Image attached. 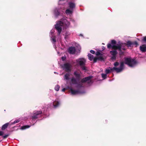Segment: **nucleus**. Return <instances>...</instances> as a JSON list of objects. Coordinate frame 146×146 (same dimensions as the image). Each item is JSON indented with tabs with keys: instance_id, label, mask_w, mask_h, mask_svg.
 <instances>
[{
	"instance_id": "f257e3e1",
	"label": "nucleus",
	"mask_w": 146,
	"mask_h": 146,
	"mask_svg": "<svg viewBox=\"0 0 146 146\" xmlns=\"http://www.w3.org/2000/svg\"><path fill=\"white\" fill-rule=\"evenodd\" d=\"M70 25V23L67 20V19H62L61 21H58L55 25V28L60 35L61 32L62 27L65 25L66 27H68Z\"/></svg>"
},
{
	"instance_id": "f03ea898",
	"label": "nucleus",
	"mask_w": 146,
	"mask_h": 146,
	"mask_svg": "<svg viewBox=\"0 0 146 146\" xmlns=\"http://www.w3.org/2000/svg\"><path fill=\"white\" fill-rule=\"evenodd\" d=\"M119 65V63L117 62H116L114 64V66L115 67L113 68H109L106 69L105 72L106 74L109 73L111 71H113L115 70L118 73L121 72L122 71L124 68V64L123 62H121L120 63L119 68H116V67L118 66Z\"/></svg>"
},
{
	"instance_id": "7ed1b4c3",
	"label": "nucleus",
	"mask_w": 146,
	"mask_h": 146,
	"mask_svg": "<svg viewBox=\"0 0 146 146\" xmlns=\"http://www.w3.org/2000/svg\"><path fill=\"white\" fill-rule=\"evenodd\" d=\"M96 55L97 56V57L94 58L93 56L90 54H89L88 55V56L89 59L90 60H93L94 62H96L98 59L103 60L104 58L103 55L101 54L99 52H97L96 53Z\"/></svg>"
},
{
	"instance_id": "20e7f679",
	"label": "nucleus",
	"mask_w": 146,
	"mask_h": 146,
	"mask_svg": "<svg viewBox=\"0 0 146 146\" xmlns=\"http://www.w3.org/2000/svg\"><path fill=\"white\" fill-rule=\"evenodd\" d=\"M116 44V41L115 40H112L111 41V44L110 43H109L108 44L107 47L108 48H110L111 47L112 49H118L119 50H121V46L122 45H125L126 44H120V46L117 45H115Z\"/></svg>"
},
{
	"instance_id": "39448f33",
	"label": "nucleus",
	"mask_w": 146,
	"mask_h": 146,
	"mask_svg": "<svg viewBox=\"0 0 146 146\" xmlns=\"http://www.w3.org/2000/svg\"><path fill=\"white\" fill-rule=\"evenodd\" d=\"M124 62L125 64L130 67H133L137 64V62L135 60L130 58H125Z\"/></svg>"
},
{
	"instance_id": "423d86ee",
	"label": "nucleus",
	"mask_w": 146,
	"mask_h": 146,
	"mask_svg": "<svg viewBox=\"0 0 146 146\" xmlns=\"http://www.w3.org/2000/svg\"><path fill=\"white\" fill-rule=\"evenodd\" d=\"M86 62L84 58H80L76 60V64L78 65H80V66H83L85 64Z\"/></svg>"
},
{
	"instance_id": "0eeeda50",
	"label": "nucleus",
	"mask_w": 146,
	"mask_h": 146,
	"mask_svg": "<svg viewBox=\"0 0 146 146\" xmlns=\"http://www.w3.org/2000/svg\"><path fill=\"white\" fill-rule=\"evenodd\" d=\"M92 77L91 76L87 77L85 78H84L83 79L81 82L80 83V85L81 86L82 85V83H83L85 82H87L89 83L91 81L90 79L92 78ZM79 85H78V86H79Z\"/></svg>"
},
{
	"instance_id": "6e6552de",
	"label": "nucleus",
	"mask_w": 146,
	"mask_h": 146,
	"mask_svg": "<svg viewBox=\"0 0 146 146\" xmlns=\"http://www.w3.org/2000/svg\"><path fill=\"white\" fill-rule=\"evenodd\" d=\"M71 67V65L68 63L65 64L62 66L63 69L67 71H70Z\"/></svg>"
},
{
	"instance_id": "1a4fd4ad",
	"label": "nucleus",
	"mask_w": 146,
	"mask_h": 146,
	"mask_svg": "<svg viewBox=\"0 0 146 146\" xmlns=\"http://www.w3.org/2000/svg\"><path fill=\"white\" fill-rule=\"evenodd\" d=\"M54 32V29H52L51 30L50 32V36L51 37V39L52 40V41L55 42H56V39H55V36H53L52 35V34Z\"/></svg>"
},
{
	"instance_id": "9d476101",
	"label": "nucleus",
	"mask_w": 146,
	"mask_h": 146,
	"mask_svg": "<svg viewBox=\"0 0 146 146\" xmlns=\"http://www.w3.org/2000/svg\"><path fill=\"white\" fill-rule=\"evenodd\" d=\"M42 113V111H35L34 113V115L32 116V118L33 119H35L37 118V116L39 114H41Z\"/></svg>"
},
{
	"instance_id": "9b49d317",
	"label": "nucleus",
	"mask_w": 146,
	"mask_h": 146,
	"mask_svg": "<svg viewBox=\"0 0 146 146\" xmlns=\"http://www.w3.org/2000/svg\"><path fill=\"white\" fill-rule=\"evenodd\" d=\"M140 49L142 52H146V45L143 44L140 46Z\"/></svg>"
},
{
	"instance_id": "f8f14e48",
	"label": "nucleus",
	"mask_w": 146,
	"mask_h": 146,
	"mask_svg": "<svg viewBox=\"0 0 146 146\" xmlns=\"http://www.w3.org/2000/svg\"><path fill=\"white\" fill-rule=\"evenodd\" d=\"M60 104V102L57 100H55L53 102V105L55 108L59 106Z\"/></svg>"
},
{
	"instance_id": "ddd939ff",
	"label": "nucleus",
	"mask_w": 146,
	"mask_h": 146,
	"mask_svg": "<svg viewBox=\"0 0 146 146\" xmlns=\"http://www.w3.org/2000/svg\"><path fill=\"white\" fill-rule=\"evenodd\" d=\"M68 52L70 54H74L75 51V49L74 47H70L68 50Z\"/></svg>"
},
{
	"instance_id": "4468645a",
	"label": "nucleus",
	"mask_w": 146,
	"mask_h": 146,
	"mask_svg": "<svg viewBox=\"0 0 146 146\" xmlns=\"http://www.w3.org/2000/svg\"><path fill=\"white\" fill-rule=\"evenodd\" d=\"M111 54L113 55V56L111 58L113 60H114L115 58V56L117 54V52L116 50L110 51Z\"/></svg>"
},
{
	"instance_id": "2eb2a0df",
	"label": "nucleus",
	"mask_w": 146,
	"mask_h": 146,
	"mask_svg": "<svg viewBox=\"0 0 146 146\" xmlns=\"http://www.w3.org/2000/svg\"><path fill=\"white\" fill-rule=\"evenodd\" d=\"M70 91L71 93L73 95H76L80 93L78 91H75L72 88H70Z\"/></svg>"
},
{
	"instance_id": "dca6fc26",
	"label": "nucleus",
	"mask_w": 146,
	"mask_h": 146,
	"mask_svg": "<svg viewBox=\"0 0 146 146\" xmlns=\"http://www.w3.org/2000/svg\"><path fill=\"white\" fill-rule=\"evenodd\" d=\"M69 8L73 10L74 9L75 7V5L74 3L71 2L69 3Z\"/></svg>"
},
{
	"instance_id": "f3484780",
	"label": "nucleus",
	"mask_w": 146,
	"mask_h": 146,
	"mask_svg": "<svg viewBox=\"0 0 146 146\" xmlns=\"http://www.w3.org/2000/svg\"><path fill=\"white\" fill-rule=\"evenodd\" d=\"M73 11V10L70 8H68L66 10L65 12L66 14L70 15L72 13Z\"/></svg>"
},
{
	"instance_id": "a211bd4d",
	"label": "nucleus",
	"mask_w": 146,
	"mask_h": 146,
	"mask_svg": "<svg viewBox=\"0 0 146 146\" xmlns=\"http://www.w3.org/2000/svg\"><path fill=\"white\" fill-rule=\"evenodd\" d=\"M60 12V11L59 9L56 8L55 9L54 11V13L56 16H57L59 15Z\"/></svg>"
},
{
	"instance_id": "6ab92c4d",
	"label": "nucleus",
	"mask_w": 146,
	"mask_h": 146,
	"mask_svg": "<svg viewBox=\"0 0 146 146\" xmlns=\"http://www.w3.org/2000/svg\"><path fill=\"white\" fill-rule=\"evenodd\" d=\"M63 35L64 36L65 38L66 39L68 38V37L70 35V33L69 32L66 31Z\"/></svg>"
},
{
	"instance_id": "aec40b11",
	"label": "nucleus",
	"mask_w": 146,
	"mask_h": 146,
	"mask_svg": "<svg viewBox=\"0 0 146 146\" xmlns=\"http://www.w3.org/2000/svg\"><path fill=\"white\" fill-rule=\"evenodd\" d=\"M70 75L69 73L66 74L64 76V79L66 80H68L69 78V77L70 76Z\"/></svg>"
},
{
	"instance_id": "412c9836",
	"label": "nucleus",
	"mask_w": 146,
	"mask_h": 146,
	"mask_svg": "<svg viewBox=\"0 0 146 146\" xmlns=\"http://www.w3.org/2000/svg\"><path fill=\"white\" fill-rule=\"evenodd\" d=\"M77 83L76 81L74 78H72L71 79V85L72 84H76Z\"/></svg>"
},
{
	"instance_id": "4be33fe9",
	"label": "nucleus",
	"mask_w": 146,
	"mask_h": 146,
	"mask_svg": "<svg viewBox=\"0 0 146 146\" xmlns=\"http://www.w3.org/2000/svg\"><path fill=\"white\" fill-rule=\"evenodd\" d=\"M9 124V123H7L4 125L2 127V130L5 129L6 128H7Z\"/></svg>"
},
{
	"instance_id": "5701e85b",
	"label": "nucleus",
	"mask_w": 146,
	"mask_h": 146,
	"mask_svg": "<svg viewBox=\"0 0 146 146\" xmlns=\"http://www.w3.org/2000/svg\"><path fill=\"white\" fill-rule=\"evenodd\" d=\"M67 2V0H60L59 3L60 4H63Z\"/></svg>"
},
{
	"instance_id": "b1692460",
	"label": "nucleus",
	"mask_w": 146,
	"mask_h": 146,
	"mask_svg": "<svg viewBox=\"0 0 146 146\" xmlns=\"http://www.w3.org/2000/svg\"><path fill=\"white\" fill-rule=\"evenodd\" d=\"M30 127V126L29 125H25L22 126L21 128V129L23 130L27 128H29Z\"/></svg>"
},
{
	"instance_id": "393cba45",
	"label": "nucleus",
	"mask_w": 146,
	"mask_h": 146,
	"mask_svg": "<svg viewBox=\"0 0 146 146\" xmlns=\"http://www.w3.org/2000/svg\"><path fill=\"white\" fill-rule=\"evenodd\" d=\"M127 44L128 46H130L132 45V43L131 41H128L127 42Z\"/></svg>"
},
{
	"instance_id": "a878e982",
	"label": "nucleus",
	"mask_w": 146,
	"mask_h": 146,
	"mask_svg": "<svg viewBox=\"0 0 146 146\" xmlns=\"http://www.w3.org/2000/svg\"><path fill=\"white\" fill-rule=\"evenodd\" d=\"M74 74L76 78H78L80 76V74L77 73V72H76L74 73Z\"/></svg>"
},
{
	"instance_id": "bb28decb",
	"label": "nucleus",
	"mask_w": 146,
	"mask_h": 146,
	"mask_svg": "<svg viewBox=\"0 0 146 146\" xmlns=\"http://www.w3.org/2000/svg\"><path fill=\"white\" fill-rule=\"evenodd\" d=\"M59 88L60 86L58 85H56L55 87V90L56 91H58Z\"/></svg>"
},
{
	"instance_id": "cd10ccee",
	"label": "nucleus",
	"mask_w": 146,
	"mask_h": 146,
	"mask_svg": "<svg viewBox=\"0 0 146 146\" xmlns=\"http://www.w3.org/2000/svg\"><path fill=\"white\" fill-rule=\"evenodd\" d=\"M19 119H17V120H15L14 122L13 123H12L11 124H15V123H18V122H19Z\"/></svg>"
},
{
	"instance_id": "c85d7f7f",
	"label": "nucleus",
	"mask_w": 146,
	"mask_h": 146,
	"mask_svg": "<svg viewBox=\"0 0 146 146\" xmlns=\"http://www.w3.org/2000/svg\"><path fill=\"white\" fill-rule=\"evenodd\" d=\"M102 78L104 79L106 78L107 75L106 74H102Z\"/></svg>"
},
{
	"instance_id": "c756f323",
	"label": "nucleus",
	"mask_w": 146,
	"mask_h": 146,
	"mask_svg": "<svg viewBox=\"0 0 146 146\" xmlns=\"http://www.w3.org/2000/svg\"><path fill=\"white\" fill-rule=\"evenodd\" d=\"M4 134V133L3 131H0V136H1L3 135Z\"/></svg>"
},
{
	"instance_id": "7c9ffc66",
	"label": "nucleus",
	"mask_w": 146,
	"mask_h": 146,
	"mask_svg": "<svg viewBox=\"0 0 146 146\" xmlns=\"http://www.w3.org/2000/svg\"><path fill=\"white\" fill-rule=\"evenodd\" d=\"M90 52L92 54H94L95 53V51L93 50H91L90 51Z\"/></svg>"
},
{
	"instance_id": "2f4dec72",
	"label": "nucleus",
	"mask_w": 146,
	"mask_h": 146,
	"mask_svg": "<svg viewBox=\"0 0 146 146\" xmlns=\"http://www.w3.org/2000/svg\"><path fill=\"white\" fill-rule=\"evenodd\" d=\"M8 136V135H5L3 136V137L4 138H7Z\"/></svg>"
},
{
	"instance_id": "473e14b6",
	"label": "nucleus",
	"mask_w": 146,
	"mask_h": 146,
	"mask_svg": "<svg viewBox=\"0 0 146 146\" xmlns=\"http://www.w3.org/2000/svg\"><path fill=\"white\" fill-rule=\"evenodd\" d=\"M62 59L63 60H64L66 59V57L65 56L62 57Z\"/></svg>"
},
{
	"instance_id": "72a5a7b5",
	"label": "nucleus",
	"mask_w": 146,
	"mask_h": 146,
	"mask_svg": "<svg viewBox=\"0 0 146 146\" xmlns=\"http://www.w3.org/2000/svg\"><path fill=\"white\" fill-rule=\"evenodd\" d=\"M82 69L84 70H86V67H83L82 68Z\"/></svg>"
},
{
	"instance_id": "f704fd0d",
	"label": "nucleus",
	"mask_w": 146,
	"mask_h": 146,
	"mask_svg": "<svg viewBox=\"0 0 146 146\" xmlns=\"http://www.w3.org/2000/svg\"><path fill=\"white\" fill-rule=\"evenodd\" d=\"M143 40L144 41H146V36L143 37Z\"/></svg>"
},
{
	"instance_id": "c9c22d12",
	"label": "nucleus",
	"mask_w": 146,
	"mask_h": 146,
	"mask_svg": "<svg viewBox=\"0 0 146 146\" xmlns=\"http://www.w3.org/2000/svg\"><path fill=\"white\" fill-rule=\"evenodd\" d=\"M66 88H64L62 89V92H64L66 90Z\"/></svg>"
},
{
	"instance_id": "e433bc0d",
	"label": "nucleus",
	"mask_w": 146,
	"mask_h": 146,
	"mask_svg": "<svg viewBox=\"0 0 146 146\" xmlns=\"http://www.w3.org/2000/svg\"><path fill=\"white\" fill-rule=\"evenodd\" d=\"M135 44L137 45V42H135Z\"/></svg>"
},
{
	"instance_id": "4c0bfd02",
	"label": "nucleus",
	"mask_w": 146,
	"mask_h": 146,
	"mask_svg": "<svg viewBox=\"0 0 146 146\" xmlns=\"http://www.w3.org/2000/svg\"><path fill=\"white\" fill-rule=\"evenodd\" d=\"M104 47H103L102 48V49H103L104 50Z\"/></svg>"
},
{
	"instance_id": "58836bf2",
	"label": "nucleus",
	"mask_w": 146,
	"mask_h": 146,
	"mask_svg": "<svg viewBox=\"0 0 146 146\" xmlns=\"http://www.w3.org/2000/svg\"><path fill=\"white\" fill-rule=\"evenodd\" d=\"M123 49V50H125V48H122Z\"/></svg>"
},
{
	"instance_id": "ea45409f",
	"label": "nucleus",
	"mask_w": 146,
	"mask_h": 146,
	"mask_svg": "<svg viewBox=\"0 0 146 146\" xmlns=\"http://www.w3.org/2000/svg\"><path fill=\"white\" fill-rule=\"evenodd\" d=\"M55 47H56V46H55L54 48H55Z\"/></svg>"
},
{
	"instance_id": "a19ab883",
	"label": "nucleus",
	"mask_w": 146,
	"mask_h": 146,
	"mask_svg": "<svg viewBox=\"0 0 146 146\" xmlns=\"http://www.w3.org/2000/svg\"><path fill=\"white\" fill-rule=\"evenodd\" d=\"M55 47H56V46H55L54 48H55Z\"/></svg>"
},
{
	"instance_id": "79ce46f5",
	"label": "nucleus",
	"mask_w": 146,
	"mask_h": 146,
	"mask_svg": "<svg viewBox=\"0 0 146 146\" xmlns=\"http://www.w3.org/2000/svg\"><path fill=\"white\" fill-rule=\"evenodd\" d=\"M55 47H56V46H55L54 48H55Z\"/></svg>"
}]
</instances>
